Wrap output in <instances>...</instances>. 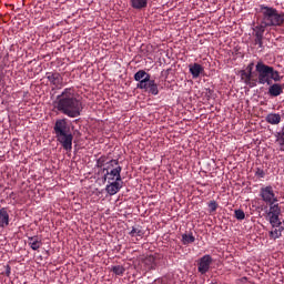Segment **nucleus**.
<instances>
[{"mask_svg":"<svg viewBox=\"0 0 284 284\" xmlns=\"http://www.w3.org/2000/svg\"><path fill=\"white\" fill-rule=\"evenodd\" d=\"M45 79H48L49 83L54 85V88L63 85V77H61V73L59 72H47Z\"/></svg>","mask_w":284,"mask_h":284,"instance_id":"nucleus-9","label":"nucleus"},{"mask_svg":"<svg viewBox=\"0 0 284 284\" xmlns=\"http://www.w3.org/2000/svg\"><path fill=\"white\" fill-rule=\"evenodd\" d=\"M129 234L133 239H143V236H145V231L143 230L142 226H133L131 232H129Z\"/></svg>","mask_w":284,"mask_h":284,"instance_id":"nucleus-20","label":"nucleus"},{"mask_svg":"<svg viewBox=\"0 0 284 284\" xmlns=\"http://www.w3.org/2000/svg\"><path fill=\"white\" fill-rule=\"evenodd\" d=\"M10 225V214L8 213V209H0V227H8Z\"/></svg>","mask_w":284,"mask_h":284,"instance_id":"nucleus-14","label":"nucleus"},{"mask_svg":"<svg viewBox=\"0 0 284 284\" xmlns=\"http://www.w3.org/2000/svg\"><path fill=\"white\" fill-rule=\"evenodd\" d=\"M252 65H254V63H251V64L247 67V71H245L246 74H256V71H255V72H252Z\"/></svg>","mask_w":284,"mask_h":284,"instance_id":"nucleus-33","label":"nucleus"},{"mask_svg":"<svg viewBox=\"0 0 284 284\" xmlns=\"http://www.w3.org/2000/svg\"><path fill=\"white\" fill-rule=\"evenodd\" d=\"M104 173V181L110 183L113 182H121V172H123V168L119 165V160H109L108 166L103 168Z\"/></svg>","mask_w":284,"mask_h":284,"instance_id":"nucleus-5","label":"nucleus"},{"mask_svg":"<svg viewBox=\"0 0 284 284\" xmlns=\"http://www.w3.org/2000/svg\"><path fill=\"white\" fill-rule=\"evenodd\" d=\"M4 274L8 277H10V274H12V267H10L8 264L4 266Z\"/></svg>","mask_w":284,"mask_h":284,"instance_id":"nucleus-32","label":"nucleus"},{"mask_svg":"<svg viewBox=\"0 0 284 284\" xmlns=\"http://www.w3.org/2000/svg\"><path fill=\"white\" fill-rule=\"evenodd\" d=\"M133 78L134 81H138L136 88L139 90V88H145V83L150 81L151 75L145 70H139Z\"/></svg>","mask_w":284,"mask_h":284,"instance_id":"nucleus-8","label":"nucleus"},{"mask_svg":"<svg viewBox=\"0 0 284 284\" xmlns=\"http://www.w3.org/2000/svg\"><path fill=\"white\" fill-rule=\"evenodd\" d=\"M234 216L237 221H245V212L241 209L234 211Z\"/></svg>","mask_w":284,"mask_h":284,"instance_id":"nucleus-27","label":"nucleus"},{"mask_svg":"<svg viewBox=\"0 0 284 284\" xmlns=\"http://www.w3.org/2000/svg\"><path fill=\"white\" fill-rule=\"evenodd\" d=\"M216 210H219V203H216V201L209 202L210 214H214V212H216Z\"/></svg>","mask_w":284,"mask_h":284,"instance_id":"nucleus-28","label":"nucleus"},{"mask_svg":"<svg viewBox=\"0 0 284 284\" xmlns=\"http://www.w3.org/2000/svg\"><path fill=\"white\" fill-rule=\"evenodd\" d=\"M263 39H264V38L255 37V38H254V45H258V48L263 49V48H264V45H263Z\"/></svg>","mask_w":284,"mask_h":284,"instance_id":"nucleus-31","label":"nucleus"},{"mask_svg":"<svg viewBox=\"0 0 284 284\" xmlns=\"http://www.w3.org/2000/svg\"><path fill=\"white\" fill-rule=\"evenodd\" d=\"M258 19L267 28H282L284 26V12L274 7L261 4Z\"/></svg>","mask_w":284,"mask_h":284,"instance_id":"nucleus-4","label":"nucleus"},{"mask_svg":"<svg viewBox=\"0 0 284 284\" xmlns=\"http://www.w3.org/2000/svg\"><path fill=\"white\" fill-rule=\"evenodd\" d=\"M260 197L264 203H266V205L270 203H278V197L276 196L272 185L262 186L260 189Z\"/></svg>","mask_w":284,"mask_h":284,"instance_id":"nucleus-6","label":"nucleus"},{"mask_svg":"<svg viewBox=\"0 0 284 284\" xmlns=\"http://www.w3.org/2000/svg\"><path fill=\"white\" fill-rule=\"evenodd\" d=\"M121 187H123L121 182H109V184L105 186V192L110 196H114V194H119V192L121 191Z\"/></svg>","mask_w":284,"mask_h":284,"instance_id":"nucleus-12","label":"nucleus"},{"mask_svg":"<svg viewBox=\"0 0 284 284\" xmlns=\"http://www.w3.org/2000/svg\"><path fill=\"white\" fill-rule=\"evenodd\" d=\"M108 163H110V161H108V156L102 155L97 160V168H108Z\"/></svg>","mask_w":284,"mask_h":284,"instance_id":"nucleus-25","label":"nucleus"},{"mask_svg":"<svg viewBox=\"0 0 284 284\" xmlns=\"http://www.w3.org/2000/svg\"><path fill=\"white\" fill-rule=\"evenodd\" d=\"M143 264L149 271L156 270V257H154L153 255H149L143 260Z\"/></svg>","mask_w":284,"mask_h":284,"instance_id":"nucleus-19","label":"nucleus"},{"mask_svg":"<svg viewBox=\"0 0 284 284\" xmlns=\"http://www.w3.org/2000/svg\"><path fill=\"white\" fill-rule=\"evenodd\" d=\"M138 90H144V92L156 97L159 94V84L150 78L149 81L145 82V88H139Z\"/></svg>","mask_w":284,"mask_h":284,"instance_id":"nucleus-10","label":"nucleus"},{"mask_svg":"<svg viewBox=\"0 0 284 284\" xmlns=\"http://www.w3.org/2000/svg\"><path fill=\"white\" fill-rule=\"evenodd\" d=\"M12 196H14V192H11L10 197L12 199Z\"/></svg>","mask_w":284,"mask_h":284,"instance_id":"nucleus-34","label":"nucleus"},{"mask_svg":"<svg viewBox=\"0 0 284 284\" xmlns=\"http://www.w3.org/2000/svg\"><path fill=\"white\" fill-rule=\"evenodd\" d=\"M111 272H113L115 276H123V274H125V267L122 265H115L111 267Z\"/></svg>","mask_w":284,"mask_h":284,"instance_id":"nucleus-24","label":"nucleus"},{"mask_svg":"<svg viewBox=\"0 0 284 284\" xmlns=\"http://www.w3.org/2000/svg\"><path fill=\"white\" fill-rule=\"evenodd\" d=\"M266 28H267V26H265V24L260 20V23L253 28V37H258V38L264 39L265 29H266Z\"/></svg>","mask_w":284,"mask_h":284,"instance_id":"nucleus-17","label":"nucleus"},{"mask_svg":"<svg viewBox=\"0 0 284 284\" xmlns=\"http://www.w3.org/2000/svg\"><path fill=\"white\" fill-rule=\"evenodd\" d=\"M266 123L271 125H278L281 123V114L280 113H268L265 118Z\"/></svg>","mask_w":284,"mask_h":284,"instance_id":"nucleus-18","label":"nucleus"},{"mask_svg":"<svg viewBox=\"0 0 284 284\" xmlns=\"http://www.w3.org/2000/svg\"><path fill=\"white\" fill-rule=\"evenodd\" d=\"M131 8L134 10H143V8H148V0H130Z\"/></svg>","mask_w":284,"mask_h":284,"instance_id":"nucleus-21","label":"nucleus"},{"mask_svg":"<svg viewBox=\"0 0 284 284\" xmlns=\"http://www.w3.org/2000/svg\"><path fill=\"white\" fill-rule=\"evenodd\" d=\"M28 245L31 247V250L37 252V250H39L41 247V245H43V242L37 235L36 236H29L28 237Z\"/></svg>","mask_w":284,"mask_h":284,"instance_id":"nucleus-15","label":"nucleus"},{"mask_svg":"<svg viewBox=\"0 0 284 284\" xmlns=\"http://www.w3.org/2000/svg\"><path fill=\"white\" fill-rule=\"evenodd\" d=\"M268 212L266 213L267 215L281 214V206L276 204V202L268 203Z\"/></svg>","mask_w":284,"mask_h":284,"instance_id":"nucleus-23","label":"nucleus"},{"mask_svg":"<svg viewBox=\"0 0 284 284\" xmlns=\"http://www.w3.org/2000/svg\"><path fill=\"white\" fill-rule=\"evenodd\" d=\"M213 261L212 255H203L197 262V272L202 275L207 274Z\"/></svg>","mask_w":284,"mask_h":284,"instance_id":"nucleus-7","label":"nucleus"},{"mask_svg":"<svg viewBox=\"0 0 284 284\" xmlns=\"http://www.w3.org/2000/svg\"><path fill=\"white\" fill-rule=\"evenodd\" d=\"M276 143L280 145V151L284 152V131L282 133H277Z\"/></svg>","mask_w":284,"mask_h":284,"instance_id":"nucleus-26","label":"nucleus"},{"mask_svg":"<svg viewBox=\"0 0 284 284\" xmlns=\"http://www.w3.org/2000/svg\"><path fill=\"white\" fill-rule=\"evenodd\" d=\"M255 176H257V179H265V171L261 168H257L255 171Z\"/></svg>","mask_w":284,"mask_h":284,"instance_id":"nucleus-30","label":"nucleus"},{"mask_svg":"<svg viewBox=\"0 0 284 284\" xmlns=\"http://www.w3.org/2000/svg\"><path fill=\"white\" fill-rule=\"evenodd\" d=\"M1 57H2V55H1V53H0V59H1Z\"/></svg>","mask_w":284,"mask_h":284,"instance_id":"nucleus-35","label":"nucleus"},{"mask_svg":"<svg viewBox=\"0 0 284 284\" xmlns=\"http://www.w3.org/2000/svg\"><path fill=\"white\" fill-rule=\"evenodd\" d=\"M53 108L69 119H77L83 112V102L77 97L74 88H65L61 94L57 95Z\"/></svg>","mask_w":284,"mask_h":284,"instance_id":"nucleus-2","label":"nucleus"},{"mask_svg":"<svg viewBox=\"0 0 284 284\" xmlns=\"http://www.w3.org/2000/svg\"><path fill=\"white\" fill-rule=\"evenodd\" d=\"M53 132L58 143L62 145L63 150L70 152L72 150V141H74V135L70 130V123L68 122V119H58L54 123Z\"/></svg>","mask_w":284,"mask_h":284,"instance_id":"nucleus-3","label":"nucleus"},{"mask_svg":"<svg viewBox=\"0 0 284 284\" xmlns=\"http://www.w3.org/2000/svg\"><path fill=\"white\" fill-rule=\"evenodd\" d=\"M281 230L275 229L273 231L270 232V236L271 239H274V241H276V239H281Z\"/></svg>","mask_w":284,"mask_h":284,"instance_id":"nucleus-29","label":"nucleus"},{"mask_svg":"<svg viewBox=\"0 0 284 284\" xmlns=\"http://www.w3.org/2000/svg\"><path fill=\"white\" fill-rule=\"evenodd\" d=\"M196 241L194 233L192 231H186L182 234L181 243L182 245H192Z\"/></svg>","mask_w":284,"mask_h":284,"instance_id":"nucleus-16","label":"nucleus"},{"mask_svg":"<svg viewBox=\"0 0 284 284\" xmlns=\"http://www.w3.org/2000/svg\"><path fill=\"white\" fill-rule=\"evenodd\" d=\"M267 216L270 219V224L272 225V227H281V214H271Z\"/></svg>","mask_w":284,"mask_h":284,"instance_id":"nucleus-22","label":"nucleus"},{"mask_svg":"<svg viewBox=\"0 0 284 284\" xmlns=\"http://www.w3.org/2000/svg\"><path fill=\"white\" fill-rule=\"evenodd\" d=\"M268 85V94L273 98L281 97L284 92V84H281L278 82H272Z\"/></svg>","mask_w":284,"mask_h":284,"instance_id":"nucleus-11","label":"nucleus"},{"mask_svg":"<svg viewBox=\"0 0 284 284\" xmlns=\"http://www.w3.org/2000/svg\"><path fill=\"white\" fill-rule=\"evenodd\" d=\"M241 81L248 88H256L257 85H272V83H280L283 81V75L278 70L272 65L258 61L255 65V73H246L245 70L240 72Z\"/></svg>","mask_w":284,"mask_h":284,"instance_id":"nucleus-1","label":"nucleus"},{"mask_svg":"<svg viewBox=\"0 0 284 284\" xmlns=\"http://www.w3.org/2000/svg\"><path fill=\"white\" fill-rule=\"evenodd\" d=\"M189 72L192 74L193 79H199V77L205 72V68L199 63H193L189 65Z\"/></svg>","mask_w":284,"mask_h":284,"instance_id":"nucleus-13","label":"nucleus"}]
</instances>
